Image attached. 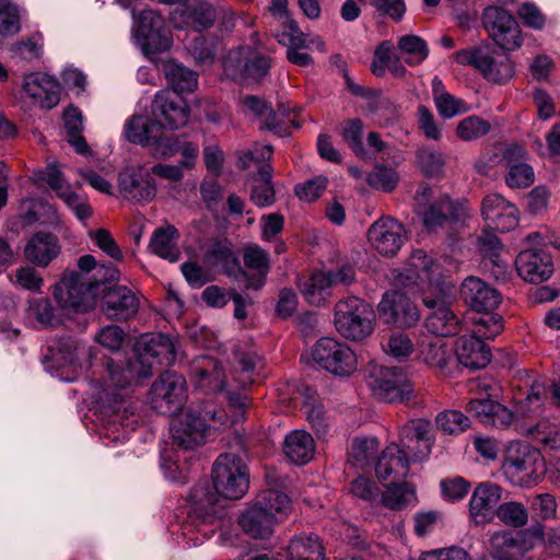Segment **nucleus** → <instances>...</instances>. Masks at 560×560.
Wrapping results in <instances>:
<instances>
[{"label":"nucleus","instance_id":"f257e3e1","mask_svg":"<svg viewBox=\"0 0 560 560\" xmlns=\"http://www.w3.org/2000/svg\"><path fill=\"white\" fill-rule=\"evenodd\" d=\"M149 378V364L138 361L136 355L124 363L106 361V376L96 382L93 396L104 423L102 433L109 442H125L138 425L131 402L119 393L141 380Z\"/></svg>","mask_w":560,"mask_h":560},{"label":"nucleus","instance_id":"f03ea898","mask_svg":"<svg viewBox=\"0 0 560 560\" xmlns=\"http://www.w3.org/2000/svg\"><path fill=\"white\" fill-rule=\"evenodd\" d=\"M212 485L215 493L208 490V486L197 485L191 491L194 505L189 513L191 521H199V526H217L224 515V504L219 498L225 500L242 499L249 488L248 468L236 454H221L212 467Z\"/></svg>","mask_w":560,"mask_h":560},{"label":"nucleus","instance_id":"7ed1b4c3","mask_svg":"<svg viewBox=\"0 0 560 560\" xmlns=\"http://www.w3.org/2000/svg\"><path fill=\"white\" fill-rule=\"evenodd\" d=\"M246 397L228 392L229 406L232 415L224 409L207 402L202 409L189 408L175 419L171 427L173 444L182 450H195L201 446L208 432L229 428L241 421L245 415Z\"/></svg>","mask_w":560,"mask_h":560},{"label":"nucleus","instance_id":"20e7f679","mask_svg":"<svg viewBox=\"0 0 560 560\" xmlns=\"http://www.w3.org/2000/svg\"><path fill=\"white\" fill-rule=\"evenodd\" d=\"M460 296L474 312L465 322L471 324L474 332L486 338H494L503 330V317L493 313L502 301L497 289L480 278L469 276L462 283Z\"/></svg>","mask_w":560,"mask_h":560},{"label":"nucleus","instance_id":"39448f33","mask_svg":"<svg viewBox=\"0 0 560 560\" xmlns=\"http://www.w3.org/2000/svg\"><path fill=\"white\" fill-rule=\"evenodd\" d=\"M250 42L252 45L230 50L224 59V71L234 80L258 82L270 70L269 49L259 39L257 32L250 34Z\"/></svg>","mask_w":560,"mask_h":560},{"label":"nucleus","instance_id":"423d86ee","mask_svg":"<svg viewBox=\"0 0 560 560\" xmlns=\"http://www.w3.org/2000/svg\"><path fill=\"white\" fill-rule=\"evenodd\" d=\"M454 60L460 66H471L492 83L504 84L515 73L509 55L492 50L489 46H476L454 54Z\"/></svg>","mask_w":560,"mask_h":560},{"label":"nucleus","instance_id":"0eeeda50","mask_svg":"<svg viewBox=\"0 0 560 560\" xmlns=\"http://www.w3.org/2000/svg\"><path fill=\"white\" fill-rule=\"evenodd\" d=\"M423 304L430 310L425 318L427 329L439 336H455L462 330V322L452 308L455 301L454 287L443 282L433 292L424 294Z\"/></svg>","mask_w":560,"mask_h":560},{"label":"nucleus","instance_id":"6e6552de","mask_svg":"<svg viewBox=\"0 0 560 560\" xmlns=\"http://www.w3.org/2000/svg\"><path fill=\"white\" fill-rule=\"evenodd\" d=\"M271 156L272 148L270 145L256 144L238 159L242 168L256 170V173L252 176L250 200L259 208L271 206L276 199L271 183Z\"/></svg>","mask_w":560,"mask_h":560},{"label":"nucleus","instance_id":"1a4fd4ad","mask_svg":"<svg viewBox=\"0 0 560 560\" xmlns=\"http://www.w3.org/2000/svg\"><path fill=\"white\" fill-rule=\"evenodd\" d=\"M375 313L365 301L349 296L335 306V327L346 339L360 341L374 330Z\"/></svg>","mask_w":560,"mask_h":560},{"label":"nucleus","instance_id":"9d476101","mask_svg":"<svg viewBox=\"0 0 560 560\" xmlns=\"http://www.w3.org/2000/svg\"><path fill=\"white\" fill-rule=\"evenodd\" d=\"M368 385L373 393L389 402H402L412 396V384L402 368L371 363L366 374Z\"/></svg>","mask_w":560,"mask_h":560},{"label":"nucleus","instance_id":"9b49d317","mask_svg":"<svg viewBox=\"0 0 560 560\" xmlns=\"http://www.w3.org/2000/svg\"><path fill=\"white\" fill-rule=\"evenodd\" d=\"M312 361L336 376H349L358 368L355 353L334 338H320L312 347Z\"/></svg>","mask_w":560,"mask_h":560},{"label":"nucleus","instance_id":"f8f14e48","mask_svg":"<svg viewBox=\"0 0 560 560\" xmlns=\"http://www.w3.org/2000/svg\"><path fill=\"white\" fill-rule=\"evenodd\" d=\"M393 282L396 287L428 288L431 292L444 281L441 280V266L430 258L425 252L417 249L412 253L407 267L394 271Z\"/></svg>","mask_w":560,"mask_h":560},{"label":"nucleus","instance_id":"ddd939ff","mask_svg":"<svg viewBox=\"0 0 560 560\" xmlns=\"http://www.w3.org/2000/svg\"><path fill=\"white\" fill-rule=\"evenodd\" d=\"M135 39L144 55L166 51L173 43L164 19L151 9L140 12L136 21Z\"/></svg>","mask_w":560,"mask_h":560},{"label":"nucleus","instance_id":"4468645a","mask_svg":"<svg viewBox=\"0 0 560 560\" xmlns=\"http://www.w3.org/2000/svg\"><path fill=\"white\" fill-rule=\"evenodd\" d=\"M504 476L515 486H529L544 475L545 460L540 452L528 445H518L502 465Z\"/></svg>","mask_w":560,"mask_h":560},{"label":"nucleus","instance_id":"2eb2a0df","mask_svg":"<svg viewBox=\"0 0 560 560\" xmlns=\"http://www.w3.org/2000/svg\"><path fill=\"white\" fill-rule=\"evenodd\" d=\"M482 24L490 37L504 50L521 47L523 38L514 16L499 7H488L482 13Z\"/></svg>","mask_w":560,"mask_h":560},{"label":"nucleus","instance_id":"dca6fc26","mask_svg":"<svg viewBox=\"0 0 560 560\" xmlns=\"http://www.w3.org/2000/svg\"><path fill=\"white\" fill-rule=\"evenodd\" d=\"M95 285L80 275L65 277L54 290V296L62 308L75 313L89 311L94 305Z\"/></svg>","mask_w":560,"mask_h":560},{"label":"nucleus","instance_id":"f3484780","mask_svg":"<svg viewBox=\"0 0 560 560\" xmlns=\"http://www.w3.org/2000/svg\"><path fill=\"white\" fill-rule=\"evenodd\" d=\"M176 340L165 334L141 336L137 341L133 354L141 363L149 364V377L153 374L155 363L171 365L176 360Z\"/></svg>","mask_w":560,"mask_h":560},{"label":"nucleus","instance_id":"a211bd4d","mask_svg":"<svg viewBox=\"0 0 560 560\" xmlns=\"http://www.w3.org/2000/svg\"><path fill=\"white\" fill-rule=\"evenodd\" d=\"M152 115L161 128L178 129L185 126L189 117V108L184 97L171 90H162L152 102Z\"/></svg>","mask_w":560,"mask_h":560},{"label":"nucleus","instance_id":"6ab92c4d","mask_svg":"<svg viewBox=\"0 0 560 560\" xmlns=\"http://www.w3.org/2000/svg\"><path fill=\"white\" fill-rule=\"evenodd\" d=\"M399 439L401 447L412 462H421L431 453L434 435L431 422L425 419H415L401 427Z\"/></svg>","mask_w":560,"mask_h":560},{"label":"nucleus","instance_id":"aec40b11","mask_svg":"<svg viewBox=\"0 0 560 560\" xmlns=\"http://www.w3.org/2000/svg\"><path fill=\"white\" fill-rule=\"evenodd\" d=\"M368 240L381 255L395 256L406 240V231L397 220L381 218L370 226Z\"/></svg>","mask_w":560,"mask_h":560},{"label":"nucleus","instance_id":"412c9836","mask_svg":"<svg viewBox=\"0 0 560 560\" xmlns=\"http://www.w3.org/2000/svg\"><path fill=\"white\" fill-rule=\"evenodd\" d=\"M139 308V298L126 285L108 287L103 293L101 310L112 320H128L136 316Z\"/></svg>","mask_w":560,"mask_h":560},{"label":"nucleus","instance_id":"4be33fe9","mask_svg":"<svg viewBox=\"0 0 560 560\" xmlns=\"http://www.w3.org/2000/svg\"><path fill=\"white\" fill-rule=\"evenodd\" d=\"M118 188L121 196L133 202H149L156 195V184L143 166L126 168L119 173Z\"/></svg>","mask_w":560,"mask_h":560},{"label":"nucleus","instance_id":"5701e85b","mask_svg":"<svg viewBox=\"0 0 560 560\" xmlns=\"http://www.w3.org/2000/svg\"><path fill=\"white\" fill-rule=\"evenodd\" d=\"M381 318L387 324L410 327L419 319V312L413 302L402 292H386L378 303Z\"/></svg>","mask_w":560,"mask_h":560},{"label":"nucleus","instance_id":"b1692460","mask_svg":"<svg viewBox=\"0 0 560 560\" xmlns=\"http://www.w3.org/2000/svg\"><path fill=\"white\" fill-rule=\"evenodd\" d=\"M151 394L155 408H163L165 405L170 411H175L186 398V381L174 371H165L153 383Z\"/></svg>","mask_w":560,"mask_h":560},{"label":"nucleus","instance_id":"393cba45","mask_svg":"<svg viewBox=\"0 0 560 560\" xmlns=\"http://www.w3.org/2000/svg\"><path fill=\"white\" fill-rule=\"evenodd\" d=\"M481 212L489 229L509 232L518 224L516 207L499 194L483 198Z\"/></svg>","mask_w":560,"mask_h":560},{"label":"nucleus","instance_id":"a878e982","mask_svg":"<svg viewBox=\"0 0 560 560\" xmlns=\"http://www.w3.org/2000/svg\"><path fill=\"white\" fill-rule=\"evenodd\" d=\"M526 532L503 530L490 535L488 549L493 560H517L533 548Z\"/></svg>","mask_w":560,"mask_h":560},{"label":"nucleus","instance_id":"bb28decb","mask_svg":"<svg viewBox=\"0 0 560 560\" xmlns=\"http://www.w3.org/2000/svg\"><path fill=\"white\" fill-rule=\"evenodd\" d=\"M518 275L528 282L540 283L548 280L553 273L551 255L542 249H524L516 259Z\"/></svg>","mask_w":560,"mask_h":560},{"label":"nucleus","instance_id":"cd10ccee","mask_svg":"<svg viewBox=\"0 0 560 560\" xmlns=\"http://www.w3.org/2000/svg\"><path fill=\"white\" fill-rule=\"evenodd\" d=\"M126 139L135 144L151 147L154 154L165 139L163 130L156 119L145 115H133L125 125Z\"/></svg>","mask_w":560,"mask_h":560},{"label":"nucleus","instance_id":"c85d7f7f","mask_svg":"<svg viewBox=\"0 0 560 560\" xmlns=\"http://www.w3.org/2000/svg\"><path fill=\"white\" fill-rule=\"evenodd\" d=\"M467 214L465 202L453 201L447 196L435 198L422 211L423 223L430 230L443 226L447 222H462Z\"/></svg>","mask_w":560,"mask_h":560},{"label":"nucleus","instance_id":"c756f323","mask_svg":"<svg viewBox=\"0 0 560 560\" xmlns=\"http://www.w3.org/2000/svg\"><path fill=\"white\" fill-rule=\"evenodd\" d=\"M23 91L27 96L38 103L40 108L50 109L60 101L59 82L46 73H31L25 75Z\"/></svg>","mask_w":560,"mask_h":560},{"label":"nucleus","instance_id":"7c9ffc66","mask_svg":"<svg viewBox=\"0 0 560 560\" xmlns=\"http://www.w3.org/2000/svg\"><path fill=\"white\" fill-rule=\"evenodd\" d=\"M501 488L492 482L479 483L469 501V514L476 524H485L492 520L495 506L501 500Z\"/></svg>","mask_w":560,"mask_h":560},{"label":"nucleus","instance_id":"2f4dec72","mask_svg":"<svg viewBox=\"0 0 560 560\" xmlns=\"http://www.w3.org/2000/svg\"><path fill=\"white\" fill-rule=\"evenodd\" d=\"M464 335L456 341V357L458 362L470 370H480L491 360L490 348L481 340L483 336L474 332ZM485 339H487L485 337Z\"/></svg>","mask_w":560,"mask_h":560},{"label":"nucleus","instance_id":"473e14b6","mask_svg":"<svg viewBox=\"0 0 560 560\" xmlns=\"http://www.w3.org/2000/svg\"><path fill=\"white\" fill-rule=\"evenodd\" d=\"M191 376L196 386L206 393H215L226 387H233L226 381L222 368L210 357L200 358L194 362Z\"/></svg>","mask_w":560,"mask_h":560},{"label":"nucleus","instance_id":"72a5a7b5","mask_svg":"<svg viewBox=\"0 0 560 560\" xmlns=\"http://www.w3.org/2000/svg\"><path fill=\"white\" fill-rule=\"evenodd\" d=\"M243 261L247 269L254 271L253 275L243 271L246 288L260 290L271 268L269 253L257 244H249L243 249Z\"/></svg>","mask_w":560,"mask_h":560},{"label":"nucleus","instance_id":"f704fd0d","mask_svg":"<svg viewBox=\"0 0 560 560\" xmlns=\"http://www.w3.org/2000/svg\"><path fill=\"white\" fill-rule=\"evenodd\" d=\"M467 412L486 425L505 428L513 420V412L505 406L491 399H471Z\"/></svg>","mask_w":560,"mask_h":560},{"label":"nucleus","instance_id":"c9c22d12","mask_svg":"<svg viewBox=\"0 0 560 560\" xmlns=\"http://www.w3.org/2000/svg\"><path fill=\"white\" fill-rule=\"evenodd\" d=\"M58 237L51 233H35L25 246L24 254L28 261L38 266L46 267L60 253Z\"/></svg>","mask_w":560,"mask_h":560},{"label":"nucleus","instance_id":"e433bc0d","mask_svg":"<svg viewBox=\"0 0 560 560\" xmlns=\"http://www.w3.org/2000/svg\"><path fill=\"white\" fill-rule=\"evenodd\" d=\"M410 462L412 459L400 445L390 444L377 458L375 464L376 476L381 480H386L392 475L406 477L409 471Z\"/></svg>","mask_w":560,"mask_h":560},{"label":"nucleus","instance_id":"4c0bfd02","mask_svg":"<svg viewBox=\"0 0 560 560\" xmlns=\"http://www.w3.org/2000/svg\"><path fill=\"white\" fill-rule=\"evenodd\" d=\"M278 522L277 516L261 510L254 503L242 513L238 520L243 530L255 539L268 538Z\"/></svg>","mask_w":560,"mask_h":560},{"label":"nucleus","instance_id":"58836bf2","mask_svg":"<svg viewBox=\"0 0 560 560\" xmlns=\"http://www.w3.org/2000/svg\"><path fill=\"white\" fill-rule=\"evenodd\" d=\"M283 452L291 463L295 465H305L314 456V439L304 430H293L284 438Z\"/></svg>","mask_w":560,"mask_h":560},{"label":"nucleus","instance_id":"ea45409f","mask_svg":"<svg viewBox=\"0 0 560 560\" xmlns=\"http://www.w3.org/2000/svg\"><path fill=\"white\" fill-rule=\"evenodd\" d=\"M178 240L179 232L174 225L161 226L153 232L149 247L156 256L175 262L180 257Z\"/></svg>","mask_w":560,"mask_h":560},{"label":"nucleus","instance_id":"a19ab883","mask_svg":"<svg viewBox=\"0 0 560 560\" xmlns=\"http://www.w3.org/2000/svg\"><path fill=\"white\" fill-rule=\"evenodd\" d=\"M49 353L47 359L52 363V368L59 370L77 365L79 357L88 353V348L71 337H63L49 348Z\"/></svg>","mask_w":560,"mask_h":560},{"label":"nucleus","instance_id":"79ce46f5","mask_svg":"<svg viewBox=\"0 0 560 560\" xmlns=\"http://www.w3.org/2000/svg\"><path fill=\"white\" fill-rule=\"evenodd\" d=\"M287 560H325L324 548L317 535L301 534L294 536L287 549Z\"/></svg>","mask_w":560,"mask_h":560},{"label":"nucleus","instance_id":"37998d69","mask_svg":"<svg viewBox=\"0 0 560 560\" xmlns=\"http://www.w3.org/2000/svg\"><path fill=\"white\" fill-rule=\"evenodd\" d=\"M203 265L211 271H229L238 262L226 241L214 240L205 247Z\"/></svg>","mask_w":560,"mask_h":560},{"label":"nucleus","instance_id":"c03bdc74","mask_svg":"<svg viewBox=\"0 0 560 560\" xmlns=\"http://www.w3.org/2000/svg\"><path fill=\"white\" fill-rule=\"evenodd\" d=\"M163 72L168 84L172 86L171 91L182 94L195 91L198 85L197 72L174 60L164 63Z\"/></svg>","mask_w":560,"mask_h":560},{"label":"nucleus","instance_id":"a18cd8bd","mask_svg":"<svg viewBox=\"0 0 560 560\" xmlns=\"http://www.w3.org/2000/svg\"><path fill=\"white\" fill-rule=\"evenodd\" d=\"M198 153L199 150L197 144L187 141H179L177 138L165 137L158 148L156 156L170 158L175 154H180L183 160L179 164L185 170H191L195 166Z\"/></svg>","mask_w":560,"mask_h":560},{"label":"nucleus","instance_id":"49530a36","mask_svg":"<svg viewBox=\"0 0 560 560\" xmlns=\"http://www.w3.org/2000/svg\"><path fill=\"white\" fill-rule=\"evenodd\" d=\"M303 298L312 305H320L329 295L331 287L329 276L323 271L313 272L308 278L299 281Z\"/></svg>","mask_w":560,"mask_h":560},{"label":"nucleus","instance_id":"de8ad7c7","mask_svg":"<svg viewBox=\"0 0 560 560\" xmlns=\"http://www.w3.org/2000/svg\"><path fill=\"white\" fill-rule=\"evenodd\" d=\"M254 504L277 516L278 521L287 516L292 508L289 497L276 489H267L259 492Z\"/></svg>","mask_w":560,"mask_h":560},{"label":"nucleus","instance_id":"09e8293b","mask_svg":"<svg viewBox=\"0 0 560 560\" xmlns=\"http://www.w3.org/2000/svg\"><path fill=\"white\" fill-rule=\"evenodd\" d=\"M65 129L68 142L79 154H86L89 145L81 136L83 129V117L81 112L75 107H69L63 114Z\"/></svg>","mask_w":560,"mask_h":560},{"label":"nucleus","instance_id":"8fccbe9b","mask_svg":"<svg viewBox=\"0 0 560 560\" xmlns=\"http://www.w3.org/2000/svg\"><path fill=\"white\" fill-rule=\"evenodd\" d=\"M380 443L375 438H355L349 450V460L357 467L364 468L374 463Z\"/></svg>","mask_w":560,"mask_h":560},{"label":"nucleus","instance_id":"3c124183","mask_svg":"<svg viewBox=\"0 0 560 560\" xmlns=\"http://www.w3.org/2000/svg\"><path fill=\"white\" fill-rule=\"evenodd\" d=\"M415 500V489L407 482L390 485L378 498V502L390 510H401Z\"/></svg>","mask_w":560,"mask_h":560},{"label":"nucleus","instance_id":"603ef678","mask_svg":"<svg viewBox=\"0 0 560 560\" xmlns=\"http://www.w3.org/2000/svg\"><path fill=\"white\" fill-rule=\"evenodd\" d=\"M421 352L423 361L428 365L442 371L447 368L450 361L453 358L452 348H450L446 341H444L439 336L424 345Z\"/></svg>","mask_w":560,"mask_h":560},{"label":"nucleus","instance_id":"864d4df0","mask_svg":"<svg viewBox=\"0 0 560 560\" xmlns=\"http://www.w3.org/2000/svg\"><path fill=\"white\" fill-rule=\"evenodd\" d=\"M397 47L406 55V63L413 67L423 62L429 55V48L424 39L417 35H405L399 37Z\"/></svg>","mask_w":560,"mask_h":560},{"label":"nucleus","instance_id":"5fc2aeb1","mask_svg":"<svg viewBox=\"0 0 560 560\" xmlns=\"http://www.w3.org/2000/svg\"><path fill=\"white\" fill-rule=\"evenodd\" d=\"M261 368V359L257 353L250 351L242 353L237 359V366L232 381L236 383L235 387L245 388L254 382V374Z\"/></svg>","mask_w":560,"mask_h":560},{"label":"nucleus","instance_id":"6e6d98bb","mask_svg":"<svg viewBox=\"0 0 560 560\" xmlns=\"http://www.w3.org/2000/svg\"><path fill=\"white\" fill-rule=\"evenodd\" d=\"M264 127L279 137H285L290 135V128H300V124L295 118H291L290 108L280 105L278 110L275 112L272 108L268 112L264 120Z\"/></svg>","mask_w":560,"mask_h":560},{"label":"nucleus","instance_id":"4d7b16f0","mask_svg":"<svg viewBox=\"0 0 560 560\" xmlns=\"http://www.w3.org/2000/svg\"><path fill=\"white\" fill-rule=\"evenodd\" d=\"M491 125L488 120L472 115L462 119L456 127V136L463 141H475L489 133Z\"/></svg>","mask_w":560,"mask_h":560},{"label":"nucleus","instance_id":"13d9d810","mask_svg":"<svg viewBox=\"0 0 560 560\" xmlns=\"http://www.w3.org/2000/svg\"><path fill=\"white\" fill-rule=\"evenodd\" d=\"M436 427L447 434H459L469 428L467 416L458 410H445L435 418Z\"/></svg>","mask_w":560,"mask_h":560},{"label":"nucleus","instance_id":"bf43d9fd","mask_svg":"<svg viewBox=\"0 0 560 560\" xmlns=\"http://www.w3.org/2000/svg\"><path fill=\"white\" fill-rule=\"evenodd\" d=\"M417 163L427 176H434L443 171L445 158L441 151L423 147L417 151Z\"/></svg>","mask_w":560,"mask_h":560},{"label":"nucleus","instance_id":"052dcab7","mask_svg":"<svg viewBox=\"0 0 560 560\" xmlns=\"http://www.w3.org/2000/svg\"><path fill=\"white\" fill-rule=\"evenodd\" d=\"M283 30L275 34L279 44L287 46V49L302 50L307 48L313 40L308 42L306 35L300 31L295 21H289L282 25Z\"/></svg>","mask_w":560,"mask_h":560},{"label":"nucleus","instance_id":"680f3d73","mask_svg":"<svg viewBox=\"0 0 560 560\" xmlns=\"http://www.w3.org/2000/svg\"><path fill=\"white\" fill-rule=\"evenodd\" d=\"M399 176L392 167L375 165L366 177L368 184L383 191H392L398 184Z\"/></svg>","mask_w":560,"mask_h":560},{"label":"nucleus","instance_id":"e2e57ef3","mask_svg":"<svg viewBox=\"0 0 560 560\" xmlns=\"http://www.w3.org/2000/svg\"><path fill=\"white\" fill-rule=\"evenodd\" d=\"M19 9L9 0H0V35L13 36L20 32Z\"/></svg>","mask_w":560,"mask_h":560},{"label":"nucleus","instance_id":"0e129e2a","mask_svg":"<svg viewBox=\"0 0 560 560\" xmlns=\"http://www.w3.org/2000/svg\"><path fill=\"white\" fill-rule=\"evenodd\" d=\"M497 515L503 523L513 527H522L528 520L526 508L514 501L501 504L497 510Z\"/></svg>","mask_w":560,"mask_h":560},{"label":"nucleus","instance_id":"69168bd1","mask_svg":"<svg viewBox=\"0 0 560 560\" xmlns=\"http://www.w3.org/2000/svg\"><path fill=\"white\" fill-rule=\"evenodd\" d=\"M28 319H35L39 327L52 326L56 318L51 303L46 299H35L27 308Z\"/></svg>","mask_w":560,"mask_h":560},{"label":"nucleus","instance_id":"338daca9","mask_svg":"<svg viewBox=\"0 0 560 560\" xmlns=\"http://www.w3.org/2000/svg\"><path fill=\"white\" fill-rule=\"evenodd\" d=\"M349 491L355 498L361 499L370 504H375L378 502L380 489L374 481L365 478L364 476H359L352 480L349 485Z\"/></svg>","mask_w":560,"mask_h":560},{"label":"nucleus","instance_id":"774afa93","mask_svg":"<svg viewBox=\"0 0 560 560\" xmlns=\"http://www.w3.org/2000/svg\"><path fill=\"white\" fill-rule=\"evenodd\" d=\"M434 104L436 109L444 119L453 118L454 116L467 110L464 101L456 98L448 92H443L435 96Z\"/></svg>","mask_w":560,"mask_h":560}]
</instances>
